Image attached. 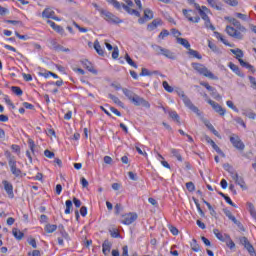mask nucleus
Here are the masks:
<instances>
[{"label": "nucleus", "instance_id": "f257e3e1", "mask_svg": "<svg viewBox=\"0 0 256 256\" xmlns=\"http://www.w3.org/2000/svg\"><path fill=\"white\" fill-rule=\"evenodd\" d=\"M109 5H113L117 11H121V9H124L128 15H134V17H141V12L138 10L132 9V7L135 6L133 3V0H123L126 4H121L117 0H106Z\"/></svg>", "mask_w": 256, "mask_h": 256}, {"label": "nucleus", "instance_id": "f03ea898", "mask_svg": "<svg viewBox=\"0 0 256 256\" xmlns=\"http://www.w3.org/2000/svg\"><path fill=\"white\" fill-rule=\"evenodd\" d=\"M176 93L178 95V97H180L185 105V107H187V109H190V111H192L193 113H195L197 115V117H201V111L199 110V108L195 105H193V102L191 101V99L189 98V96L185 95V92L181 89L176 90Z\"/></svg>", "mask_w": 256, "mask_h": 256}, {"label": "nucleus", "instance_id": "7ed1b4c3", "mask_svg": "<svg viewBox=\"0 0 256 256\" xmlns=\"http://www.w3.org/2000/svg\"><path fill=\"white\" fill-rule=\"evenodd\" d=\"M193 70L199 73V75H203L204 77H207L208 79H212V81H218L219 77H217L211 70H209L205 65L201 63H195L192 64Z\"/></svg>", "mask_w": 256, "mask_h": 256}, {"label": "nucleus", "instance_id": "20e7f679", "mask_svg": "<svg viewBox=\"0 0 256 256\" xmlns=\"http://www.w3.org/2000/svg\"><path fill=\"white\" fill-rule=\"evenodd\" d=\"M151 47L156 55H163V57H166V59H171L172 61H175V59H177L175 53L171 52V50L167 48H163L157 44H153Z\"/></svg>", "mask_w": 256, "mask_h": 256}, {"label": "nucleus", "instance_id": "39448f33", "mask_svg": "<svg viewBox=\"0 0 256 256\" xmlns=\"http://www.w3.org/2000/svg\"><path fill=\"white\" fill-rule=\"evenodd\" d=\"M5 155L8 159V164L12 175H14V177H21V169L17 168V160L15 159V156L8 151L5 153Z\"/></svg>", "mask_w": 256, "mask_h": 256}, {"label": "nucleus", "instance_id": "423d86ee", "mask_svg": "<svg viewBox=\"0 0 256 256\" xmlns=\"http://www.w3.org/2000/svg\"><path fill=\"white\" fill-rule=\"evenodd\" d=\"M101 17L105 19L108 23H113L115 25H119V23H123L119 17L115 16L113 13L105 10V9H98Z\"/></svg>", "mask_w": 256, "mask_h": 256}, {"label": "nucleus", "instance_id": "0eeeda50", "mask_svg": "<svg viewBox=\"0 0 256 256\" xmlns=\"http://www.w3.org/2000/svg\"><path fill=\"white\" fill-rule=\"evenodd\" d=\"M182 13L190 23H199L201 21V17L197 15V12L194 10L183 9Z\"/></svg>", "mask_w": 256, "mask_h": 256}, {"label": "nucleus", "instance_id": "6e6552de", "mask_svg": "<svg viewBox=\"0 0 256 256\" xmlns=\"http://www.w3.org/2000/svg\"><path fill=\"white\" fill-rule=\"evenodd\" d=\"M136 107H139L142 105V107H145L146 109L151 108V104L149 101L145 100V98L140 97L139 95H134L133 99L130 100Z\"/></svg>", "mask_w": 256, "mask_h": 256}, {"label": "nucleus", "instance_id": "1a4fd4ad", "mask_svg": "<svg viewBox=\"0 0 256 256\" xmlns=\"http://www.w3.org/2000/svg\"><path fill=\"white\" fill-rule=\"evenodd\" d=\"M201 19L204 21V25L206 29H210L211 31H215V26L211 23V18H209V12L201 11L198 12Z\"/></svg>", "mask_w": 256, "mask_h": 256}, {"label": "nucleus", "instance_id": "9d476101", "mask_svg": "<svg viewBox=\"0 0 256 256\" xmlns=\"http://www.w3.org/2000/svg\"><path fill=\"white\" fill-rule=\"evenodd\" d=\"M207 103L209 105H211V107L215 111V113H218V115H221V117L225 116V114L227 113V110L225 108H222V106L219 105V103H217L211 99H207Z\"/></svg>", "mask_w": 256, "mask_h": 256}, {"label": "nucleus", "instance_id": "9b49d317", "mask_svg": "<svg viewBox=\"0 0 256 256\" xmlns=\"http://www.w3.org/2000/svg\"><path fill=\"white\" fill-rule=\"evenodd\" d=\"M230 143H232L233 147H235V149H238L239 151H243V149H245V144H243L241 138H239V136L235 134L230 136Z\"/></svg>", "mask_w": 256, "mask_h": 256}, {"label": "nucleus", "instance_id": "f8f14e48", "mask_svg": "<svg viewBox=\"0 0 256 256\" xmlns=\"http://www.w3.org/2000/svg\"><path fill=\"white\" fill-rule=\"evenodd\" d=\"M240 243L245 247V249L251 256H256L255 248L253 247L251 242H249V239H247V237L240 238Z\"/></svg>", "mask_w": 256, "mask_h": 256}, {"label": "nucleus", "instance_id": "ddd939ff", "mask_svg": "<svg viewBox=\"0 0 256 256\" xmlns=\"http://www.w3.org/2000/svg\"><path fill=\"white\" fill-rule=\"evenodd\" d=\"M230 175L232 179L235 181L236 185H239L241 189L244 191L247 190V185H245V180H243V177L239 176L236 172H230Z\"/></svg>", "mask_w": 256, "mask_h": 256}, {"label": "nucleus", "instance_id": "4468645a", "mask_svg": "<svg viewBox=\"0 0 256 256\" xmlns=\"http://www.w3.org/2000/svg\"><path fill=\"white\" fill-rule=\"evenodd\" d=\"M135 221H137V214L128 213L122 216L121 223H123V225H131L132 223H135Z\"/></svg>", "mask_w": 256, "mask_h": 256}, {"label": "nucleus", "instance_id": "2eb2a0df", "mask_svg": "<svg viewBox=\"0 0 256 256\" xmlns=\"http://www.w3.org/2000/svg\"><path fill=\"white\" fill-rule=\"evenodd\" d=\"M226 33L227 35H229L230 37H233L234 39H243V35L241 34V32H239V30L235 29L233 26H227L226 27Z\"/></svg>", "mask_w": 256, "mask_h": 256}, {"label": "nucleus", "instance_id": "dca6fc26", "mask_svg": "<svg viewBox=\"0 0 256 256\" xmlns=\"http://www.w3.org/2000/svg\"><path fill=\"white\" fill-rule=\"evenodd\" d=\"M2 185L4 186V190L6 191L9 199H14L15 193L13 192V184H11L7 180H4V181H2Z\"/></svg>", "mask_w": 256, "mask_h": 256}, {"label": "nucleus", "instance_id": "f3484780", "mask_svg": "<svg viewBox=\"0 0 256 256\" xmlns=\"http://www.w3.org/2000/svg\"><path fill=\"white\" fill-rule=\"evenodd\" d=\"M213 233L219 241H222V243L227 242V239H229V234H223L219 231V229H214Z\"/></svg>", "mask_w": 256, "mask_h": 256}, {"label": "nucleus", "instance_id": "a211bd4d", "mask_svg": "<svg viewBox=\"0 0 256 256\" xmlns=\"http://www.w3.org/2000/svg\"><path fill=\"white\" fill-rule=\"evenodd\" d=\"M225 19L227 21H230V23H232V25H234V27H237V29H239V31H242V32L247 31V29H245V26H241V22H239V20H237L235 18H231V17H226Z\"/></svg>", "mask_w": 256, "mask_h": 256}, {"label": "nucleus", "instance_id": "6ab92c4d", "mask_svg": "<svg viewBox=\"0 0 256 256\" xmlns=\"http://www.w3.org/2000/svg\"><path fill=\"white\" fill-rule=\"evenodd\" d=\"M111 247H113V244L109 240H105L102 244L103 255L108 256L111 253Z\"/></svg>", "mask_w": 256, "mask_h": 256}, {"label": "nucleus", "instance_id": "aec40b11", "mask_svg": "<svg viewBox=\"0 0 256 256\" xmlns=\"http://www.w3.org/2000/svg\"><path fill=\"white\" fill-rule=\"evenodd\" d=\"M82 65L85 67V69H87V71L93 73V75H97V70L95 67H93V64L89 60L82 61Z\"/></svg>", "mask_w": 256, "mask_h": 256}, {"label": "nucleus", "instance_id": "412c9836", "mask_svg": "<svg viewBox=\"0 0 256 256\" xmlns=\"http://www.w3.org/2000/svg\"><path fill=\"white\" fill-rule=\"evenodd\" d=\"M228 67L235 73L238 77H245V74L241 72V69H239V66L235 65L233 62H230L228 64Z\"/></svg>", "mask_w": 256, "mask_h": 256}, {"label": "nucleus", "instance_id": "4be33fe9", "mask_svg": "<svg viewBox=\"0 0 256 256\" xmlns=\"http://www.w3.org/2000/svg\"><path fill=\"white\" fill-rule=\"evenodd\" d=\"M108 99H111L115 105H118V107L125 109V104L119 99V97L113 94H108Z\"/></svg>", "mask_w": 256, "mask_h": 256}, {"label": "nucleus", "instance_id": "5701e85b", "mask_svg": "<svg viewBox=\"0 0 256 256\" xmlns=\"http://www.w3.org/2000/svg\"><path fill=\"white\" fill-rule=\"evenodd\" d=\"M55 15V11H53L51 8H45L42 12V18L43 19H53V16Z\"/></svg>", "mask_w": 256, "mask_h": 256}, {"label": "nucleus", "instance_id": "b1692460", "mask_svg": "<svg viewBox=\"0 0 256 256\" xmlns=\"http://www.w3.org/2000/svg\"><path fill=\"white\" fill-rule=\"evenodd\" d=\"M214 37H216V39H218L219 41H221V43H223L224 45H226L227 47H233L232 44L229 43V41H227V39H225L223 37V35H221V33L219 32H214Z\"/></svg>", "mask_w": 256, "mask_h": 256}, {"label": "nucleus", "instance_id": "393cba45", "mask_svg": "<svg viewBox=\"0 0 256 256\" xmlns=\"http://www.w3.org/2000/svg\"><path fill=\"white\" fill-rule=\"evenodd\" d=\"M47 24L50 25V27H52V29H54V31H57V33H64L65 30H63V27H61L60 25L55 24V22L51 21V20H47Z\"/></svg>", "mask_w": 256, "mask_h": 256}, {"label": "nucleus", "instance_id": "a878e982", "mask_svg": "<svg viewBox=\"0 0 256 256\" xmlns=\"http://www.w3.org/2000/svg\"><path fill=\"white\" fill-rule=\"evenodd\" d=\"M230 51L233 53V55H235L236 59L238 61H241L244 57V53H243V50L237 48V49H230Z\"/></svg>", "mask_w": 256, "mask_h": 256}, {"label": "nucleus", "instance_id": "bb28decb", "mask_svg": "<svg viewBox=\"0 0 256 256\" xmlns=\"http://www.w3.org/2000/svg\"><path fill=\"white\" fill-rule=\"evenodd\" d=\"M208 143H210L211 147L216 151V153H218L219 155H222V157H225V153H223L221 148H219V146H217L215 141H213L212 139H208Z\"/></svg>", "mask_w": 256, "mask_h": 256}, {"label": "nucleus", "instance_id": "cd10ccee", "mask_svg": "<svg viewBox=\"0 0 256 256\" xmlns=\"http://www.w3.org/2000/svg\"><path fill=\"white\" fill-rule=\"evenodd\" d=\"M159 25H161V20L155 19L150 24H148L147 31H155V29L159 27Z\"/></svg>", "mask_w": 256, "mask_h": 256}, {"label": "nucleus", "instance_id": "c85d7f7f", "mask_svg": "<svg viewBox=\"0 0 256 256\" xmlns=\"http://www.w3.org/2000/svg\"><path fill=\"white\" fill-rule=\"evenodd\" d=\"M94 49H95L96 53H98V55H100L101 57H103V55H105V50H103V48L101 47L99 40H96L94 42Z\"/></svg>", "mask_w": 256, "mask_h": 256}, {"label": "nucleus", "instance_id": "c756f323", "mask_svg": "<svg viewBox=\"0 0 256 256\" xmlns=\"http://www.w3.org/2000/svg\"><path fill=\"white\" fill-rule=\"evenodd\" d=\"M12 235H14L15 239H18V241H21V239H23V237H25V234L17 228H13Z\"/></svg>", "mask_w": 256, "mask_h": 256}, {"label": "nucleus", "instance_id": "7c9ffc66", "mask_svg": "<svg viewBox=\"0 0 256 256\" xmlns=\"http://www.w3.org/2000/svg\"><path fill=\"white\" fill-rule=\"evenodd\" d=\"M170 153L177 159V161H180V163H183V156H181V152L179 150L172 148L170 150Z\"/></svg>", "mask_w": 256, "mask_h": 256}, {"label": "nucleus", "instance_id": "2f4dec72", "mask_svg": "<svg viewBox=\"0 0 256 256\" xmlns=\"http://www.w3.org/2000/svg\"><path fill=\"white\" fill-rule=\"evenodd\" d=\"M207 3L212 9H216V11H221V9H223L217 0H207Z\"/></svg>", "mask_w": 256, "mask_h": 256}, {"label": "nucleus", "instance_id": "473e14b6", "mask_svg": "<svg viewBox=\"0 0 256 256\" xmlns=\"http://www.w3.org/2000/svg\"><path fill=\"white\" fill-rule=\"evenodd\" d=\"M177 43H179V45H182V47H185V49H191V44L185 38H177Z\"/></svg>", "mask_w": 256, "mask_h": 256}, {"label": "nucleus", "instance_id": "72a5a7b5", "mask_svg": "<svg viewBox=\"0 0 256 256\" xmlns=\"http://www.w3.org/2000/svg\"><path fill=\"white\" fill-rule=\"evenodd\" d=\"M122 92L124 93L125 97H127V99H129V101H132V99L136 95V94L133 93V91H131L127 88H122Z\"/></svg>", "mask_w": 256, "mask_h": 256}, {"label": "nucleus", "instance_id": "f704fd0d", "mask_svg": "<svg viewBox=\"0 0 256 256\" xmlns=\"http://www.w3.org/2000/svg\"><path fill=\"white\" fill-rule=\"evenodd\" d=\"M241 67H245L246 69H249L252 73H255V67L253 65L249 64V62H245L243 59L239 61Z\"/></svg>", "mask_w": 256, "mask_h": 256}, {"label": "nucleus", "instance_id": "c9c22d12", "mask_svg": "<svg viewBox=\"0 0 256 256\" xmlns=\"http://www.w3.org/2000/svg\"><path fill=\"white\" fill-rule=\"evenodd\" d=\"M65 205H66V209H65L64 213H65V215H70L71 210L73 209V201L66 200Z\"/></svg>", "mask_w": 256, "mask_h": 256}, {"label": "nucleus", "instance_id": "e433bc0d", "mask_svg": "<svg viewBox=\"0 0 256 256\" xmlns=\"http://www.w3.org/2000/svg\"><path fill=\"white\" fill-rule=\"evenodd\" d=\"M190 247L195 253H199V251H201V247L197 244L196 239L192 240V242L190 243Z\"/></svg>", "mask_w": 256, "mask_h": 256}, {"label": "nucleus", "instance_id": "4c0bfd02", "mask_svg": "<svg viewBox=\"0 0 256 256\" xmlns=\"http://www.w3.org/2000/svg\"><path fill=\"white\" fill-rule=\"evenodd\" d=\"M242 115L248 119H256V114L252 110H243Z\"/></svg>", "mask_w": 256, "mask_h": 256}, {"label": "nucleus", "instance_id": "58836bf2", "mask_svg": "<svg viewBox=\"0 0 256 256\" xmlns=\"http://www.w3.org/2000/svg\"><path fill=\"white\" fill-rule=\"evenodd\" d=\"M188 55L194 57V59H203V56H201V54H199L196 50H193L191 48L188 49Z\"/></svg>", "mask_w": 256, "mask_h": 256}, {"label": "nucleus", "instance_id": "ea45409f", "mask_svg": "<svg viewBox=\"0 0 256 256\" xmlns=\"http://www.w3.org/2000/svg\"><path fill=\"white\" fill-rule=\"evenodd\" d=\"M154 15L151 9L146 8L144 10V19H147L148 21H151L153 19Z\"/></svg>", "mask_w": 256, "mask_h": 256}, {"label": "nucleus", "instance_id": "a19ab883", "mask_svg": "<svg viewBox=\"0 0 256 256\" xmlns=\"http://www.w3.org/2000/svg\"><path fill=\"white\" fill-rule=\"evenodd\" d=\"M46 233H55L57 231V225L55 224H48L45 226Z\"/></svg>", "mask_w": 256, "mask_h": 256}, {"label": "nucleus", "instance_id": "79ce46f5", "mask_svg": "<svg viewBox=\"0 0 256 256\" xmlns=\"http://www.w3.org/2000/svg\"><path fill=\"white\" fill-rule=\"evenodd\" d=\"M208 47L209 49H211V51H213V53H221V50L219 49V47H217V45H215L213 42L208 40Z\"/></svg>", "mask_w": 256, "mask_h": 256}, {"label": "nucleus", "instance_id": "37998d69", "mask_svg": "<svg viewBox=\"0 0 256 256\" xmlns=\"http://www.w3.org/2000/svg\"><path fill=\"white\" fill-rule=\"evenodd\" d=\"M11 91L18 97H21V95H23V90H21V88L19 86H12Z\"/></svg>", "mask_w": 256, "mask_h": 256}, {"label": "nucleus", "instance_id": "c03bdc74", "mask_svg": "<svg viewBox=\"0 0 256 256\" xmlns=\"http://www.w3.org/2000/svg\"><path fill=\"white\" fill-rule=\"evenodd\" d=\"M125 60L128 63V65H130V67H134V69H137V64L133 62V59H131V56H129V54L125 55Z\"/></svg>", "mask_w": 256, "mask_h": 256}, {"label": "nucleus", "instance_id": "a18cd8bd", "mask_svg": "<svg viewBox=\"0 0 256 256\" xmlns=\"http://www.w3.org/2000/svg\"><path fill=\"white\" fill-rule=\"evenodd\" d=\"M169 117H171V119L176 121V123H180V117H179V114H177L176 111H170L169 112Z\"/></svg>", "mask_w": 256, "mask_h": 256}, {"label": "nucleus", "instance_id": "49530a36", "mask_svg": "<svg viewBox=\"0 0 256 256\" xmlns=\"http://www.w3.org/2000/svg\"><path fill=\"white\" fill-rule=\"evenodd\" d=\"M227 107H229L230 109H232V111H235V113H239V108H237V106H235V104L233 103V101L228 100L226 102Z\"/></svg>", "mask_w": 256, "mask_h": 256}, {"label": "nucleus", "instance_id": "de8ad7c7", "mask_svg": "<svg viewBox=\"0 0 256 256\" xmlns=\"http://www.w3.org/2000/svg\"><path fill=\"white\" fill-rule=\"evenodd\" d=\"M226 5H230V7H237L239 5L238 0H222Z\"/></svg>", "mask_w": 256, "mask_h": 256}, {"label": "nucleus", "instance_id": "09e8293b", "mask_svg": "<svg viewBox=\"0 0 256 256\" xmlns=\"http://www.w3.org/2000/svg\"><path fill=\"white\" fill-rule=\"evenodd\" d=\"M194 203L196 205V209L201 217H205V212H203V209H201V204L197 200H194Z\"/></svg>", "mask_w": 256, "mask_h": 256}, {"label": "nucleus", "instance_id": "8fccbe9b", "mask_svg": "<svg viewBox=\"0 0 256 256\" xmlns=\"http://www.w3.org/2000/svg\"><path fill=\"white\" fill-rule=\"evenodd\" d=\"M162 86L164 87L165 91H167V93H173L174 89L169 85L167 81H164Z\"/></svg>", "mask_w": 256, "mask_h": 256}, {"label": "nucleus", "instance_id": "3c124183", "mask_svg": "<svg viewBox=\"0 0 256 256\" xmlns=\"http://www.w3.org/2000/svg\"><path fill=\"white\" fill-rule=\"evenodd\" d=\"M235 123H238V125H241L244 129H247V124H245V121L241 117H235L234 118Z\"/></svg>", "mask_w": 256, "mask_h": 256}, {"label": "nucleus", "instance_id": "603ef678", "mask_svg": "<svg viewBox=\"0 0 256 256\" xmlns=\"http://www.w3.org/2000/svg\"><path fill=\"white\" fill-rule=\"evenodd\" d=\"M153 73H151L147 68H142V71L140 73L141 77H151Z\"/></svg>", "mask_w": 256, "mask_h": 256}, {"label": "nucleus", "instance_id": "864d4df0", "mask_svg": "<svg viewBox=\"0 0 256 256\" xmlns=\"http://www.w3.org/2000/svg\"><path fill=\"white\" fill-rule=\"evenodd\" d=\"M200 85H202V87H205V89H207V91H215V88H213L211 85H209V83L207 82H200Z\"/></svg>", "mask_w": 256, "mask_h": 256}, {"label": "nucleus", "instance_id": "5fc2aeb1", "mask_svg": "<svg viewBox=\"0 0 256 256\" xmlns=\"http://www.w3.org/2000/svg\"><path fill=\"white\" fill-rule=\"evenodd\" d=\"M186 189H188V191H190V193H193V191H195V184H193V182H187Z\"/></svg>", "mask_w": 256, "mask_h": 256}, {"label": "nucleus", "instance_id": "6e6d98bb", "mask_svg": "<svg viewBox=\"0 0 256 256\" xmlns=\"http://www.w3.org/2000/svg\"><path fill=\"white\" fill-rule=\"evenodd\" d=\"M235 17L241 19L242 21H247V19H249V17L243 13H235Z\"/></svg>", "mask_w": 256, "mask_h": 256}, {"label": "nucleus", "instance_id": "4d7b16f0", "mask_svg": "<svg viewBox=\"0 0 256 256\" xmlns=\"http://www.w3.org/2000/svg\"><path fill=\"white\" fill-rule=\"evenodd\" d=\"M158 37L159 39H165V37H169V32L167 31V29H164L160 32Z\"/></svg>", "mask_w": 256, "mask_h": 256}, {"label": "nucleus", "instance_id": "13d9d810", "mask_svg": "<svg viewBox=\"0 0 256 256\" xmlns=\"http://www.w3.org/2000/svg\"><path fill=\"white\" fill-rule=\"evenodd\" d=\"M112 59H119V48L114 47L113 52H112Z\"/></svg>", "mask_w": 256, "mask_h": 256}, {"label": "nucleus", "instance_id": "bf43d9fd", "mask_svg": "<svg viewBox=\"0 0 256 256\" xmlns=\"http://www.w3.org/2000/svg\"><path fill=\"white\" fill-rule=\"evenodd\" d=\"M226 245L230 249H235V242H233V240L231 239V236H229V239H227Z\"/></svg>", "mask_w": 256, "mask_h": 256}, {"label": "nucleus", "instance_id": "052dcab7", "mask_svg": "<svg viewBox=\"0 0 256 256\" xmlns=\"http://www.w3.org/2000/svg\"><path fill=\"white\" fill-rule=\"evenodd\" d=\"M28 145H29V149L31 150V152L34 153L35 152V141H33L32 139H29Z\"/></svg>", "mask_w": 256, "mask_h": 256}, {"label": "nucleus", "instance_id": "680f3d73", "mask_svg": "<svg viewBox=\"0 0 256 256\" xmlns=\"http://www.w3.org/2000/svg\"><path fill=\"white\" fill-rule=\"evenodd\" d=\"M171 33L173 36L177 37V39H179V37H181V32L179 30H177V28H172Z\"/></svg>", "mask_w": 256, "mask_h": 256}, {"label": "nucleus", "instance_id": "e2e57ef3", "mask_svg": "<svg viewBox=\"0 0 256 256\" xmlns=\"http://www.w3.org/2000/svg\"><path fill=\"white\" fill-rule=\"evenodd\" d=\"M248 79H249V81L251 83L252 89H256V78L253 77V76H249Z\"/></svg>", "mask_w": 256, "mask_h": 256}, {"label": "nucleus", "instance_id": "0e129e2a", "mask_svg": "<svg viewBox=\"0 0 256 256\" xmlns=\"http://www.w3.org/2000/svg\"><path fill=\"white\" fill-rule=\"evenodd\" d=\"M44 155L45 157H47L48 159H53V157H55V153L49 151V150H45L44 151Z\"/></svg>", "mask_w": 256, "mask_h": 256}, {"label": "nucleus", "instance_id": "69168bd1", "mask_svg": "<svg viewBox=\"0 0 256 256\" xmlns=\"http://www.w3.org/2000/svg\"><path fill=\"white\" fill-rule=\"evenodd\" d=\"M170 232L172 233V235H179V229H177V227L175 226H170L169 227Z\"/></svg>", "mask_w": 256, "mask_h": 256}, {"label": "nucleus", "instance_id": "338daca9", "mask_svg": "<svg viewBox=\"0 0 256 256\" xmlns=\"http://www.w3.org/2000/svg\"><path fill=\"white\" fill-rule=\"evenodd\" d=\"M80 214H81L82 217H87V207L82 206L80 208Z\"/></svg>", "mask_w": 256, "mask_h": 256}, {"label": "nucleus", "instance_id": "774afa93", "mask_svg": "<svg viewBox=\"0 0 256 256\" xmlns=\"http://www.w3.org/2000/svg\"><path fill=\"white\" fill-rule=\"evenodd\" d=\"M122 256H129V247L123 246V248H122Z\"/></svg>", "mask_w": 256, "mask_h": 256}]
</instances>
